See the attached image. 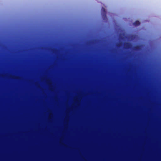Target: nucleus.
<instances>
[{"instance_id": "f257e3e1", "label": "nucleus", "mask_w": 161, "mask_h": 161, "mask_svg": "<svg viewBox=\"0 0 161 161\" xmlns=\"http://www.w3.org/2000/svg\"><path fill=\"white\" fill-rule=\"evenodd\" d=\"M137 24H136V25H138L139 24V21L136 22Z\"/></svg>"}]
</instances>
